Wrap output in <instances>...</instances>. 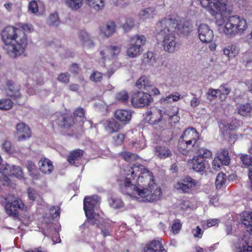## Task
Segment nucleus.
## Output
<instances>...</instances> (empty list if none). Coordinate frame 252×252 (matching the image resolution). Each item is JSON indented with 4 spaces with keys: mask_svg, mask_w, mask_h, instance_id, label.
Instances as JSON below:
<instances>
[{
    "mask_svg": "<svg viewBox=\"0 0 252 252\" xmlns=\"http://www.w3.org/2000/svg\"><path fill=\"white\" fill-rule=\"evenodd\" d=\"M123 185H120L123 193L137 194L148 202L159 200L162 191L153 182L152 173L142 164H136L129 169Z\"/></svg>",
    "mask_w": 252,
    "mask_h": 252,
    "instance_id": "nucleus-1",
    "label": "nucleus"
},
{
    "mask_svg": "<svg viewBox=\"0 0 252 252\" xmlns=\"http://www.w3.org/2000/svg\"><path fill=\"white\" fill-rule=\"evenodd\" d=\"M192 24L185 19L164 18L157 23L156 31L157 35L163 39L162 45L166 52L173 53L179 48L176 37L178 35H188L192 31Z\"/></svg>",
    "mask_w": 252,
    "mask_h": 252,
    "instance_id": "nucleus-2",
    "label": "nucleus"
},
{
    "mask_svg": "<svg viewBox=\"0 0 252 252\" xmlns=\"http://www.w3.org/2000/svg\"><path fill=\"white\" fill-rule=\"evenodd\" d=\"M3 49L9 56L16 58L23 54L28 45V38L22 30L12 26L6 27L1 32Z\"/></svg>",
    "mask_w": 252,
    "mask_h": 252,
    "instance_id": "nucleus-3",
    "label": "nucleus"
},
{
    "mask_svg": "<svg viewBox=\"0 0 252 252\" xmlns=\"http://www.w3.org/2000/svg\"><path fill=\"white\" fill-rule=\"evenodd\" d=\"M180 146H183L188 151L195 152L204 148L201 146V141L199 133L193 127H189L185 130L180 137Z\"/></svg>",
    "mask_w": 252,
    "mask_h": 252,
    "instance_id": "nucleus-4",
    "label": "nucleus"
},
{
    "mask_svg": "<svg viewBox=\"0 0 252 252\" xmlns=\"http://www.w3.org/2000/svg\"><path fill=\"white\" fill-rule=\"evenodd\" d=\"M247 28L248 24L245 19L234 15L229 17L225 25L224 32L230 37H233L236 34H242Z\"/></svg>",
    "mask_w": 252,
    "mask_h": 252,
    "instance_id": "nucleus-5",
    "label": "nucleus"
},
{
    "mask_svg": "<svg viewBox=\"0 0 252 252\" xmlns=\"http://www.w3.org/2000/svg\"><path fill=\"white\" fill-rule=\"evenodd\" d=\"M197 154L191 160L192 169L197 172H202L205 171L208 161L206 158H210L212 156V152L206 148L193 152Z\"/></svg>",
    "mask_w": 252,
    "mask_h": 252,
    "instance_id": "nucleus-6",
    "label": "nucleus"
},
{
    "mask_svg": "<svg viewBox=\"0 0 252 252\" xmlns=\"http://www.w3.org/2000/svg\"><path fill=\"white\" fill-rule=\"evenodd\" d=\"M146 38L143 35L136 34L130 37L127 50V55L131 58L139 56L142 52V46L146 43Z\"/></svg>",
    "mask_w": 252,
    "mask_h": 252,
    "instance_id": "nucleus-7",
    "label": "nucleus"
},
{
    "mask_svg": "<svg viewBox=\"0 0 252 252\" xmlns=\"http://www.w3.org/2000/svg\"><path fill=\"white\" fill-rule=\"evenodd\" d=\"M130 100L132 105L135 108L149 106L153 101L151 95L143 91L134 92Z\"/></svg>",
    "mask_w": 252,
    "mask_h": 252,
    "instance_id": "nucleus-8",
    "label": "nucleus"
},
{
    "mask_svg": "<svg viewBox=\"0 0 252 252\" xmlns=\"http://www.w3.org/2000/svg\"><path fill=\"white\" fill-rule=\"evenodd\" d=\"M179 112V108L176 106H172L170 110H166L162 113L161 110H158V113L160 117L153 121V117L150 119L151 123L153 125L158 124L163 119V114H165L168 116L169 121L171 123L176 124L180 120V117L178 115Z\"/></svg>",
    "mask_w": 252,
    "mask_h": 252,
    "instance_id": "nucleus-9",
    "label": "nucleus"
},
{
    "mask_svg": "<svg viewBox=\"0 0 252 252\" xmlns=\"http://www.w3.org/2000/svg\"><path fill=\"white\" fill-rule=\"evenodd\" d=\"M0 171L5 177L12 176L17 178H22L23 177V171L19 166L6 163L1 166Z\"/></svg>",
    "mask_w": 252,
    "mask_h": 252,
    "instance_id": "nucleus-10",
    "label": "nucleus"
},
{
    "mask_svg": "<svg viewBox=\"0 0 252 252\" xmlns=\"http://www.w3.org/2000/svg\"><path fill=\"white\" fill-rule=\"evenodd\" d=\"M198 37L203 43H210L214 38V32L210 27L205 24H201L198 28Z\"/></svg>",
    "mask_w": 252,
    "mask_h": 252,
    "instance_id": "nucleus-11",
    "label": "nucleus"
},
{
    "mask_svg": "<svg viewBox=\"0 0 252 252\" xmlns=\"http://www.w3.org/2000/svg\"><path fill=\"white\" fill-rule=\"evenodd\" d=\"M197 182L191 177L188 176L182 179L175 185V188L178 190H181L184 193L190 192L192 188L195 187Z\"/></svg>",
    "mask_w": 252,
    "mask_h": 252,
    "instance_id": "nucleus-12",
    "label": "nucleus"
},
{
    "mask_svg": "<svg viewBox=\"0 0 252 252\" xmlns=\"http://www.w3.org/2000/svg\"><path fill=\"white\" fill-rule=\"evenodd\" d=\"M24 204L20 199H15L11 202H7L5 209L6 213L12 216L16 217L18 216V210H23Z\"/></svg>",
    "mask_w": 252,
    "mask_h": 252,
    "instance_id": "nucleus-13",
    "label": "nucleus"
},
{
    "mask_svg": "<svg viewBox=\"0 0 252 252\" xmlns=\"http://www.w3.org/2000/svg\"><path fill=\"white\" fill-rule=\"evenodd\" d=\"M85 215L87 218V220L85 222L87 224L89 223L91 225H96V227L99 228H102L103 225L106 224V222L104 220L103 218H101L99 215L94 213V211H85Z\"/></svg>",
    "mask_w": 252,
    "mask_h": 252,
    "instance_id": "nucleus-14",
    "label": "nucleus"
},
{
    "mask_svg": "<svg viewBox=\"0 0 252 252\" xmlns=\"http://www.w3.org/2000/svg\"><path fill=\"white\" fill-rule=\"evenodd\" d=\"M103 126L105 130L109 133L117 132L123 127L122 124L114 119L105 121L103 122Z\"/></svg>",
    "mask_w": 252,
    "mask_h": 252,
    "instance_id": "nucleus-15",
    "label": "nucleus"
},
{
    "mask_svg": "<svg viewBox=\"0 0 252 252\" xmlns=\"http://www.w3.org/2000/svg\"><path fill=\"white\" fill-rule=\"evenodd\" d=\"M114 116L124 126L130 121L131 112L125 109H118L115 111Z\"/></svg>",
    "mask_w": 252,
    "mask_h": 252,
    "instance_id": "nucleus-16",
    "label": "nucleus"
},
{
    "mask_svg": "<svg viewBox=\"0 0 252 252\" xmlns=\"http://www.w3.org/2000/svg\"><path fill=\"white\" fill-rule=\"evenodd\" d=\"M227 0H213L210 13L212 16L225 11L227 9Z\"/></svg>",
    "mask_w": 252,
    "mask_h": 252,
    "instance_id": "nucleus-17",
    "label": "nucleus"
},
{
    "mask_svg": "<svg viewBox=\"0 0 252 252\" xmlns=\"http://www.w3.org/2000/svg\"><path fill=\"white\" fill-rule=\"evenodd\" d=\"M100 197L98 195H94L91 197L86 196L84 199V211H94V207L99 203Z\"/></svg>",
    "mask_w": 252,
    "mask_h": 252,
    "instance_id": "nucleus-18",
    "label": "nucleus"
},
{
    "mask_svg": "<svg viewBox=\"0 0 252 252\" xmlns=\"http://www.w3.org/2000/svg\"><path fill=\"white\" fill-rule=\"evenodd\" d=\"M76 121H77V120H75L72 116L64 114L58 118L57 123L59 126L67 128L72 126Z\"/></svg>",
    "mask_w": 252,
    "mask_h": 252,
    "instance_id": "nucleus-19",
    "label": "nucleus"
},
{
    "mask_svg": "<svg viewBox=\"0 0 252 252\" xmlns=\"http://www.w3.org/2000/svg\"><path fill=\"white\" fill-rule=\"evenodd\" d=\"M121 48L116 46H107L104 50L100 52V55L104 60L108 58H115L120 53Z\"/></svg>",
    "mask_w": 252,
    "mask_h": 252,
    "instance_id": "nucleus-20",
    "label": "nucleus"
},
{
    "mask_svg": "<svg viewBox=\"0 0 252 252\" xmlns=\"http://www.w3.org/2000/svg\"><path fill=\"white\" fill-rule=\"evenodd\" d=\"M234 252H252V238L247 242L241 240L236 243Z\"/></svg>",
    "mask_w": 252,
    "mask_h": 252,
    "instance_id": "nucleus-21",
    "label": "nucleus"
},
{
    "mask_svg": "<svg viewBox=\"0 0 252 252\" xmlns=\"http://www.w3.org/2000/svg\"><path fill=\"white\" fill-rule=\"evenodd\" d=\"M6 86L7 89L6 90V93L8 96L15 99L21 97L20 89L15 86L13 81L8 80L6 81Z\"/></svg>",
    "mask_w": 252,
    "mask_h": 252,
    "instance_id": "nucleus-22",
    "label": "nucleus"
},
{
    "mask_svg": "<svg viewBox=\"0 0 252 252\" xmlns=\"http://www.w3.org/2000/svg\"><path fill=\"white\" fill-rule=\"evenodd\" d=\"M116 24L113 21L107 22L100 27L101 34L106 37L111 36L115 32Z\"/></svg>",
    "mask_w": 252,
    "mask_h": 252,
    "instance_id": "nucleus-23",
    "label": "nucleus"
},
{
    "mask_svg": "<svg viewBox=\"0 0 252 252\" xmlns=\"http://www.w3.org/2000/svg\"><path fill=\"white\" fill-rule=\"evenodd\" d=\"M144 252H166L161 242L157 240L152 241L147 244L144 249Z\"/></svg>",
    "mask_w": 252,
    "mask_h": 252,
    "instance_id": "nucleus-24",
    "label": "nucleus"
},
{
    "mask_svg": "<svg viewBox=\"0 0 252 252\" xmlns=\"http://www.w3.org/2000/svg\"><path fill=\"white\" fill-rule=\"evenodd\" d=\"M16 129L19 132L23 133L18 136V140H22L31 136V131L30 128L25 123H18L16 126Z\"/></svg>",
    "mask_w": 252,
    "mask_h": 252,
    "instance_id": "nucleus-25",
    "label": "nucleus"
},
{
    "mask_svg": "<svg viewBox=\"0 0 252 252\" xmlns=\"http://www.w3.org/2000/svg\"><path fill=\"white\" fill-rule=\"evenodd\" d=\"M242 223L245 226L247 231L252 233V212H244L241 217Z\"/></svg>",
    "mask_w": 252,
    "mask_h": 252,
    "instance_id": "nucleus-26",
    "label": "nucleus"
},
{
    "mask_svg": "<svg viewBox=\"0 0 252 252\" xmlns=\"http://www.w3.org/2000/svg\"><path fill=\"white\" fill-rule=\"evenodd\" d=\"M135 85L139 89H143L150 92L149 89L152 87L153 83L148 77L142 76L136 81Z\"/></svg>",
    "mask_w": 252,
    "mask_h": 252,
    "instance_id": "nucleus-27",
    "label": "nucleus"
},
{
    "mask_svg": "<svg viewBox=\"0 0 252 252\" xmlns=\"http://www.w3.org/2000/svg\"><path fill=\"white\" fill-rule=\"evenodd\" d=\"M79 37L84 46L92 47L94 43L90 35L85 31H81L79 32Z\"/></svg>",
    "mask_w": 252,
    "mask_h": 252,
    "instance_id": "nucleus-28",
    "label": "nucleus"
},
{
    "mask_svg": "<svg viewBox=\"0 0 252 252\" xmlns=\"http://www.w3.org/2000/svg\"><path fill=\"white\" fill-rule=\"evenodd\" d=\"M223 53L229 58H233L239 54V49L235 45L231 44L223 49Z\"/></svg>",
    "mask_w": 252,
    "mask_h": 252,
    "instance_id": "nucleus-29",
    "label": "nucleus"
},
{
    "mask_svg": "<svg viewBox=\"0 0 252 252\" xmlns=\"http://www.w3.org/2000/svg\"><path fill=\"white\" fill-rule=\"evenodd\" d=\"M156 155L160 158H165L172 156L171 152L164 146H158L155 149Z\"/></svg>",
    "mask_w": 252,
    "mask_h": 252,
    "instance_id": "nucleus-30",
    "label": "nucleus"
},
{
    "mask_svg": "<svg viewBox=\"0 0 252 252\" xmlns=\"http://www.w3.org/2000/svg\"><path fill=\"white\" fill-rule=\"evenodd\" d=\"M83 150L80 149L73 150L71 152L68 156L67 158V161L69 163L74 164L75 163V160L80 159L83 156Z\"/></svg>",
    "mask_w": 252,
    "mask_h": 252,
    "instance_id": "nucleus-31",
    "label": "nucleus"
},
{
    "mask_svg": "<svg viewBox=\"0 0 252 252\" xmlns=\"http://www.w3.org/2000/svg\"><path fill=\"white\" fill-rule=\"evenodd\" d=\"M39 164V169L44 174L50 173L53 169V165L49 159L41 160Z\"/></svg>",
    "mask_w": 252,
    "mask_h": 252,
    "instance_id": "nucleus-32",
    "label": "nucleus"
},
{
    "mask_svg": "<svg viewBox=\"0 0 252 252\" xmlns=\"http://www.w3.org/2000/svg\"><path fill=\"white\" fill-rule=\"evenodd\" d=\"M156 10L154 7H148L142 9L139 12V16L142 18H151L156 15Z\"/></svg>",
    "mask_w": 252,
    "mask_h": 252,
    "instance_id": "nucleus-33",
    "label": "nucleus"
},
{
    "mask_svg": "<svg viewBox=\"0 0 252 252\" xmlns=\"http://www.w3.org/2000/svg\"><path fill=\"white\" fill-rule=\"evenodd\" d=\"M228 154L229 153L227 150L225 149H220V152L218 153L217 157L222 162L224 165H228L230 163V158Z\"/></svg>",
    "mask_w": 252,
    "mask_h": 252,
    "instance_id": "nucleus-34",
    "label": "nucleus"
},
{
    "mask_svg": "<svg viewBox=\"0 0 252 252\" xmlns=\"http://www.w3.org/2000/svg\"><path fill=\"white\" fill-rule=\"evenodd\" d=\"M86 1L89 6L97 11L102 9L104 6L103 0H86Z\"/></svg>",
    "mask_w": 252,
    "mask_h": 252,
    "instance_id": "nucleus-35",
    "label": "nucleus"
},
{
    "mask_svg": "<svg viewBox=\"0 0 252 252\" xmlns=\"http://www.w3.org/2000/svg\"><path fill=\"white\" fill-rule=\"evenodd\" d=\"M252 110V106L249 103L241 104L237 107L238 113L243 116L250 115Z\"/></svg>",
    "mask_w": 252,
    "mask_h": 252,
    "instance_id": "nucleus-36",
    "label": "nucleus"
},
{
    "mask_svg": "<svg viewBox=\"0 0 252 252\" xmlns=\"http://www.w3.org/2000/svg\"><path fill=\"white\" fill-rule=\"evenodd\" d=\"M66 5L73 10L79 9L83 4V0H65Z\"/></svg>",
    "mask_w": 252,
    "mask_h": 252,
    "instance_id": "nucleus-37",
    "label": "nucleus"
},
{
    "mask_svg": "<svg viewBox=\"0 0 252 252\" xmlns=\"http://www.w3.org/2000/svg\"><path fill=\"white\" fill-rule=\"evenodd\" d=\"M226 175L222 172L219 173L216 177L215 185L217 189H220L225 184Z\"/></svg>",
    "mask_w": 252,
    "mask_h": 252,
    "instance_id": "nucleus-38",
    "label": "nucleus"
},
{
    "mask_svg": "<svg viewBox=\"0 0 252 252\" xmlns=\"http://www.w3.org/2000/svg\"><path fill=\"white\" fill-rule=\"evenodd\" d=\"M13 104V102L10 99H2L0 100V109L3 110H9L12 107Z\"/></svg>",
    "mask_w": 252,
    "mask_h": 252,
    "instance_id": "nucleus-39",
    "label": "nucleus"
},
{
    "mask_svg": "<svg viewBox=\"0 0 252 252\" xmlns=\"http://www.w3.org/2000/svg\"><path fill=\"white\" fill-rule=\"evenodd\" d=\"M121 156L124 160L128 162L133 161L138 158L137 155L129 152L122 153Z\"/></svg>",
    "mask_w": 252,
    "mask_h": 252,
    "instance_id": "nucleus-40",
    "label": "nucleus"
},
{
    "mask_svg": "<svg viewBox=\"0 0 252 252\" xmlns=\"http://www.w3.org/2000/svg\"><path fill=\"white\" fill-rule=\"evenodd\" d=\"M48 24L54 27H57L59 25V16L57 13H53L50 15L48 19Z\"/></svg>",
    "mask_w": 252,
    "mask_h": 252,
    "instance_id": "nucleus-41",
    "label": "nucleus"
},
{
    "mask_svg": "<svg viewBox=\"0 0 252 252\" xmlns=\"http://www.w3.org/2000/svg\"><path fill=\"white\" fill-rule=\"evenodd\" d=\"M110 205L114 209H119L123 207L124 202L120 199L111 198L109 200Z\"/></svg>",
    "mask_w": 252,
    "mask_h": 252,
    "instance_id": "nucleus-42",
    "label": "nucleus"
},
{
    "mask_svg": "<svg viewBox=\"0 0 252 252\" xmlns=\"http://www.w3.org/2000/svg\"><path fill=\"white\" fill-rule=\"evenodd\" d=\"M240 158L243 163L246 166L252 165V156L250 155L241 154L240 155Z\"/></svg>",
    "mask_w": 252,
    "mask_h": 252,
    "instance_id": "nucleus-43",
    "label": "nucleus"
},
{
    "mask_svg": "<svg viewBox=\"0 0 252 252\" xmlns=\"http://www.w3.org/2000/svg\"><path fill=\"white\" fill-rule=\"evenodd\" d=\"M128 94L125 91H122L116 94V98L117 100L124 103L127 101L128 99Z\"/></svg>",
    "mask_w": 252,
    "mask_h": 252,
    "instance_id": "nucleus-44",
    "label": "nucleus"
},
{
    "mask_svg": "<svg viewBox=\"0 0 252 252\" xmlns=\"http://www.w3.org/2000/svg\"><path fill=\"white\" fill-rule=\"evenodd\" d=\"M134 26V19L131 17H127L123 25V28L126 32L129 31Z\"/></svg>",
    "mask_w": 252,
    "mask_h": 252,
    "instance_id": "nucleus-45",
    "label": "nucleus"
},
{
    "mask_svg": "<svg viewBox=\"0 0 252 252\" xmlns=\"http://www.w3.org/2000/svg\"><path fill=\"white\" fill-rule=\"evenodd\" d=\"M70 77V75L68 73H62L59 75L58 80L62 83L67 84L69 82Z\"/></svg>",
    "mask_w": 252,
    "mask_h": 252,
    "instance_id": "nucleus-46",
    "label": "nucleus"
},
{
    "mask_svg": "<svg viewBox=\"0 0 252 252\" xmlns=\"http://www.w3.org/2000/svg\"><path fill=\"white\" fill-rule=\"evenodd\" d=\"M91 81L97 82H100L102 79V73L97 71H94L90 77Z\"/></svg>",
    "mask_w": 252,
    "mask_h": 252,
    "instance_id": "nucleus-47",
    "label": "nucleus"
},
{
    "mask_svg": "<svg viewBox=\"0 0 252 252\" xmlns=\"http://www.w3.org/2000/svg\"><path fill=\"white\" fill-rule=\"evenodd\" d=\"M85 115V110L81 107H79L76 109L73 113V118L77 120L76 118H78L82 121L84 119Z\"/></svg>",
    "mask_w": 252,
    "mask_h": 252,
    "instance_id": "nucleus-48",
    "label": "nucleus"
},
{
    "mask_svg": "<svg viewBox=\"0 0 252 252\" xmlns=\"http://www.w3.org/2000/svg\"><path fill=\"white\" fill-rule=\"evenodd\" d=\"M156 57L155 54L152 52H148L146 56L144 57V60L145 63L155 62Z\"/></svg>",
    "mask_w": 252,
    "mask_h": 252,
    "instance_id": "nucleus-49",
    "label": "nucleus"
},
{
    "mask_svg": "<svg viewBox=\"0 0 252 252\" xmlns=\"http://www.w3.org/2000/svg\"><path fill=\"white\" fill-rule=\"evenodd\" d=\"M200 1L202 7L205 8L210 13L213 0H200Z\"/></svg>",
    "mask_w": 252,
    "mask_h": 252,
    "instance_id": "nucleus-50",
    "label": "nucleus"
},
{
    "mask_svg": "<svg viewBox=\"0 0 252 252\" xmlns=\"http://www.w3.org/2000/svg\"><path fill=\"white\" fill-rule=\"evenodd\" d=\"M27 192L28 194L29 198L31 200L34 201L36 199L38 194L37 191L34 189L32 188H30L28 189Z\"/></svg>",
    "mask_w": 252,
    "mask_h": 252,
    "instance_id": "nucleus-51",
    "label": "nucleus"
},
{
    "mask_svg": "<svg viewBox=\"0 0 252 252\" xmlns=\"http://www.w3.org/2000/svg\"><path fill=\"white\" fill-rule=\"evenodd\" d=\"M223 165L222 162L217 157H216L212 162L213 168L217 171L220 170V167Z\"/></svg>",
    "mask_w": 252,
    "mask_h": 252,
    "instance_id": "nucleus-52",
    "label": "nucleus"
},
{
    "mask_svg": "<svg viewBox=\"0 0 252 252\" xmlns=\"http://www.w3.org/2000/svg\"><path fill=\"white\" fill-rule=\"evenodd\" d=\"M29 10L33 13H35L38 11V7L37 2L32 0L29 3Z\"/></svg>",
    "mask_w": 252,
    "mask_h": 252,
    "instance_id": "nucleus-53",
    "label": "nucleus"
},
{
    "mask_svg": "<svg viewBox=\"0 0 252 252\" xmlns=\"http://www.w3.org/2000/svg\"><path fill=\"white\" fill-rule=\"evenodd\" d=\"M207 98L210 100H212L217 97V94L215 89L211 88L209 89L206 94Z\"/></svg>",
    "mask_w": 252,
    "mask_h": 252,
    "instance_id": "nucleus-54",
    "label": "nucleus"
},
{
    "mask_svg": "<svg viewBox=\"0 0 252 252\" xmlns=\"http://www.w3.org/2000/svg\"><path fill=\"white\" fill-rule=\"evenodd\" d=\"M221 90V94L228 95L231 91V88L228 86L227 84H222L220 86Z\"/></svg>",
    "mask_w": 252,
    "mask_h": 252,
    "instance_id": "nucleus-55",
    "label": "nucleus"
},
{
    "mask_svg": "<svg viewBox=\"0 0 252 252\" xmlns=\"http://www.w3.org/2000/svg\"><path fill=\"white\" fill-rule=\"evenodd\" d=\"M27 168L31 175H33V172L36 168L35 164L31 161L26 162Z\"/></svg>",
    "mask_w": 252,
    "mask_h": 252,
    "instance_id": "nucleus-56",
    "label": "nucleus"
},
{
    "mask_svg": "<svg viewBox=\"0 0 252 252\" xmlns=\"http://www.w3.org/2000/svg\"><path fill=\"white\" fill-rule=\"evenodd\" d=\"M125 138V135L122 133H119L116 136L114 137V139L117 144L121 145L123 142Z\"/></svg>",
    "mask_w": 252,
    "mask_h": 252,
    "instance_id": "nucleus-57",
    "label": "nucleus"
},
{
    "mask_svg": "<svg viewBox=\"0 0 252 252\" xmlns=\"http://www.w3.org/2000/svg\"><path fill=\"white\" fill-rule=\"evenodd\" d=\"M2 149L7 153L11 151V142L8 140H5L2 145Z\"/></svg>",
    "mask_w": 252,
    "mask_h": 252,
    "instance_id": "nucleus-58",
    "label": "nucleus"
},
{
    "mask_svg": "<svg viewBox=\"0 0 252 252\" xmlns=\"http://www.w3.org/2000/svg\"><path fill=\"white\" fill-rule=\"evenodd\" d=\"M109 227V223L106 222V224L103 225L102 228H100L101 230V233L104 237H106L110 235L108 229L107 228Z\"/></svg>",
    "mask_w": 252,
    "mask_h": 252,
    "instance_id": "nucleus-59",
    "label": "nucleus"
},
{
    "mask_svg": "<svg viewBox=\"0 0 252 252\" xmlns=\"http://www.w3.org/2000/svg\"><path fill=\"white\" fill-rule=\"evenodd\" d=\"M201 229L200 228L199 226H197L196 229H194L192 230V232L195 238H199L200 237V235L201 234Z\"/></svg>",
    "mask_w": 252,
    "mask_h": 252,
    "instance_id": "nucleus-60",
    "label": "nucleus"
},
{
    "mask_svg": "<svg viewBox=\"0 0 252 252\" xmlns=\"http://www.w3.org/2000/svg\"><path fill=\"white\" fill-rule=\"evenodd\" d=\"M200 104L199 100L195 97H193L190 101V106L192 108H194L198 106Z\"/></svg>",
    "mask_w": 252,
    "mask_h": 252,
    "instance_id": "nucleus-61",
    "label": "nucleus"
},
{
    "mask_svg": "<svg viewBox=\"0 0 252 252\" xmlns=\"http://www.w3.org/2000/svg\"><path fill=\"white\" fill-rule=\"evenodd\" d=\"M172 228L173 232H176V233H177L178 232V231L181 228V224L179 222H175L173 224Z\"/></svg>",
    "mask_w": 252,
    "mask_h": 252,
    "instance_id": "nucleus-62",
    "label": "nucleus"
},
{
    "mask_svg": "<svg viewBox=\"0 0 252 252\" xmlns=\"http://www.w3.org/2000/svg\"><path fill=\"white\" fill-rule=\"evenodd\" d=\"M70 71L74 74L78 73V65L77 64L73 63L70 67Z\"/></svg>",
    "mask_w": 252,
    "mask_h": 252,
    "instance_id": "nucleus-63",
    "label": "nucleus"
},
{
    "mask_svg": "<svg viewBox=\"0 0 252 252\" xmlns=\"http://www.w3.org/2000/svg\"><path fill=\"white\" fill-rule=\"evenodd\" d=\"M22 28L24 32L27 31L29 32H32L33 31V28L32 25L28 24H24L22 26Z\"/></svg>",
    "mask_w": 252,
    "mask_h": 252,
    "instance_id": "nucleus-64",
    "label": "nucleus"
}]
</instances>
